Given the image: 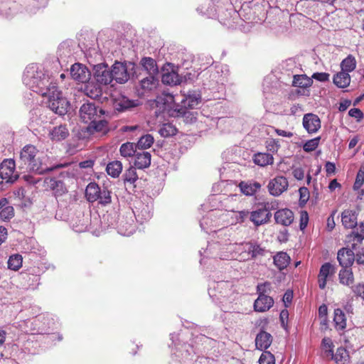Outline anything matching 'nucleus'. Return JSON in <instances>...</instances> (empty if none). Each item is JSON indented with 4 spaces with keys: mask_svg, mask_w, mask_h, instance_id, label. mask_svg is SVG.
I'll return each mask as SVG.
<instances>
[{
    "mask_svg": "<svg viewBox=\"0 0 364 364\" xmlns=\"http://www.w3.org/2000/svg\"><path fill=\"white\" fill-rule=\"evenodd\" d=\"M18 162L21 169L24 168L38 174H43L53 171L54 168L64 166L59 164L55 167H48L42 161L39 151L32 144H27L23 147L20 152Z\"/></svg>",
    "mask_w": 364,
    "mask_h": 364,
    "instance_id": "obj_1",
    "label": "nucleus"
},
{
    "mask_svg": "<svg viewBox=\"0 0 364 364\" xmlns=\"http://www.w3.org/2000/svg\"><path fill=\"white\" fill-rule=\"evenodd\" d=\"M45 80L41 81V85H45L46 87H40L39 93L42 96L48 97V107L55 113L59 115H64L68 112L69 107V102L63 96L62 92L60 91L55 82H50L48 85L46 84L48 80Z\"/></svg>",
    "mask_w": 364,
    "mask_h": 364,
    "instance_id": "obj_2",
    "label": "nucleus"
},
{
    "mask_svg": "<svg viewBox=\"0 0 364 364\" xmlns=\"http://www.w3.org/2000/svg\"><path fill=\"white\" fill-rule=\"evenodd\" d=\"M357 216L358 214L353 210H345L341 213V222L344 228L346 229L355 228L347 236L346 240L348 244H350L353 249H355V247L360 244L364 239V224L361 223L357 226Z\"/></svg>",
    "mask_w": 364,
    "mask_h": 364,
    "instance_id": "obj_3",
    "label": "nucleus"
},
{
    "mask_svg": "<svg viewBox=\"0 0 364 364\" xmlns=\"http://www.w3.org/2000/svg\"><path fill=\"white\" fill-rule=\"evenodd\" d=\"M85 196L90 203L97 200L103 205H108L112 202L111 192L106 188L102 189L95 182L90 183L85 189Z\"/></svg>",
    "mask_w": 364,
    "mask_h": 364,
    "instance_id": "obj_4",
    "label": "nucleus"
},
{
    "mask_svg": "<svg viewBox=\"0 0 364 364\" xmlns=\"http://www.w3.org/2000/svg\"><path fill=\"white\" fill-rule=\"evenodd\" d=\"M105 114L102 108L95 103L87 102L83 104L80 109V117L85 123L90 124L102 117Z\"/></svg>",
    "mask_w": 364,
    "mask_h": 364,
    "instance_id": "obj_5",
    "label": "nucleus"
},
{
    "mask_svg": "<svg viewBox=\"0 0 364 364\" xmlns=\"http://www.w3.org/2000/svg\"><path fill=\"white\" fill-rule=\"evenodd\" d=\"M0 177L6 183H13L18 178L16 171V163L14 159H4L0 165Z\"/></svg>",
    "mask_w": 364,
    "mask_h": 364,
    "instance_id": "obj_6",
    "label": "nucleus"
},
{
    "mask_svg": "<svg viewBox=\"0 0 364 364\" xmlns=\"http://www.w3.org/2000/svg\"><path fill=\"white\" fill-rule=\"evenodd\" d=\"M271 218L272 213L270 210L265 205H262L261 207L250 212L249 217L250 220L256 227L268 223L270 221Z\"/></svg>",
    "mask_w": 364,
    "mask_h": 364,
    "instance_id": "obj_7",
    "label": "nucleus"
},
{
    "mask_svg": "<svg viewBox=\"0 0 364 364\" xmlns=\"http://www.w3.org/2000/svg\"><path fill=\"white\" fill-rule=\"evenodd\" d=\"M336 273L335 267L329 262H326L321 265L318 274V284L321 289H324L326 287L327 281Z\"/></svg>",
    "mask_w": 364,
    "mask_h": 364,
    "instance_id": "obj_8",
    "label": "nucleus"
},
{
    "mask_svg": "<svg viewBox=\"0 0 364 364\" xmlns=\"http://www.w3.org/2000/svg\"><path fill=\"white\" fill-rule=\"evenodd\" d=\"M288 186L284 176H277L269 182L268 189L271 195L278 196L287 189Z\"/></svg>",
    "mask_w": 364,
    "mask_h": 364,
    "instance_id": "obj_9",
    "label": "nucleus"
},
{
    "mask_svg": "<svg viewBox=\"0 0 364 364\" xmlns=\"http://www.w3.org/2000/svg\"><path fill=\"white\" fill-rule=\"evenodd\" d=\"M72 77L82 83L88 82L90 78V73L88 69L81 63H75L70 68Z\"/></svg>",
    "mask_w": 364,
    "mask_h": 364,
    "instance_id": "obj_10",
    "label": "nucleus"
},
{
    "mask_svg": "<svg viewBox=\"0 0 364 364\" xmlns=\"http://www.w3.org/2000/svg\"><path fill=\"white\" fill-rule=\"evenodd\" d=\"M111 71L112 80H114L118 83H124L127 82L129 78L127 66L122 63L115 62L112 66Z\"/></svg>",
    "mask_w": 364,
    "mask_h": 364,
    "instance_id": "obj_11",
    "label": "nucleus"
},
{
    "mask_svg": "<svg viewBox=\"0 0 364 364\" xmlns=\"http://www.w3.org/2000/svg\"><path fill=\"white\" fill-rule=\"evenodd\" d=\"M94 76L96 81L101 85H108L112 82V71L107 65H96Z\"/></svg>",
    "mask_w": 364,
    "mask_h": 364,
    "instance_id": "obj_12",
    "label": "nucleus"
},
{
    "mask_svg": "<svg viewBox=\"0 0 364 364\" xmlns=\"http://www.w3.org/2000/svg\"><path fill=\"white\" fill-rule=\"evenodd\" d=\"M353 250L343 247L338 251L337 259L342 268H350L353 264L355 257Z\"/></svg>",
    "mask_w": 364,
    "mask_h": 364,
    "instance_id": "obj_13",
    "label": "nucleus"
},
{
    "mask_svg": "<svg viewBox=\"0 0 364 364\" xmlns=\"http://www.w3.org/2000/svg\"><path fill=\"white\" fill-rule=\"evenodd\" d=\"M303 126L309 133H316L321 128V120L316 114L308 113L304 116Z\"/></svg>",
    "mask_w": 364,
    "mask_h": 364,
    "instance_id": "obj_14",
    "label": "nucleus"
},
{
    "mask_svg": "<svg viewBox=\"0 0 364 364\" xmlns=\"http://www.w3.org/2000/svg\"><path fill=\"white\" fill-rule=\"evenodd\" d=\"M294 219V213L289 208L279 209L274 213L275 223L283 226H289Z\"/></svg>",
    "mask_w": 364,
    "mask_h": 364,
    "instance_id": "obj_15",
    "label": "nucleus"
},
{
    "mask_svg": "<svg viewBox=\"0 0 364 364\" xmlns=\"http://www.w3.org/2000/svg\"><path fill=\"white\" fill-rule=\"evenodd\" d=\"M243 250L252 259L262 257L265 254V249L255 241H250L242 244Z\"/></svg>",
    "mask_w": 364,
    "mask_h": 364,
    "instance_id": "obj_16",
    "label": "nucleus"
},
{
    "mask_svg": "<svg viewBox=\"0 0 364 364\" xmlns=\"http://www.w3.org/2000/svg\"><path fill=\"white\" fill-rule=\"evenodd\" d=\"M44 183L48 188L53 191L55 197L62 196L68 192L67 188L62 181H58L54 178H46Z\"/></svg>",
    "mask_w": 364,
    "mask_h": 364,
    "instance_id": "obj_17",
    "label": "nucleus"
},
{
    "mask_svg": "<svg viewBox=\"0 0 364 364\" xmlns=\"http://www.w3.org/2000/svg\"><path fill=\"white\" fill-rule=\"evenodd\" d=\"M274 305V299L269 296H258L254 302V310L257 312H265Z\"/></svg>",
    "mask_w": 364,
    "mask_h": 364,
    "instance_id": "obj_18",
    "label": "nucleus"
},
{
    "mask_svg": "<svg viewBox=\"0 0 364 364\" xmlns=\"http://www.w3.org/2000/svg\"><path fill=\"white\" fill-rule=\"evenodd\" d=\"M114 107L119 112H124L129 108L136 107L138 103L134 100H130L127 97L120 95L114 98Z\"/></svg>",
    "mask_w": 364,
    "mask_h": 364,
    "instance_id": "obj_19",
    "label": "nucleus"
},
{
    "mask_svg": "<svg viewBox=\"0 0 364 364\" xmlns=\"http://www.w3.org/2000/svg\"><path fill=\"white\" fill-rule=\"evenodd\" d=\"M272 343V336L270 333L261 331L256 336L255 346L257 349L266 350Z\"/></svg>",
    "mask_w": 364,
    "mask_h": 364,
    "instance_id": "obj_20",
    "label": "nucleus"
},
{
    "mask_svg": "<svg viewBox=\"0 0 364 364\" xmlns=\"http://www.w3.org/2000/svg\"><path fill=\"white\" fill-rule=\"evenodd\" d=\"M151 154L148 151H138L135 154L134 166L139 169L148 168L151 164Z\"/></svg>",
    "mask_w": 364,
    "mask_h": 364,
    "instance_id": "obj_21",
    "label": "nucleus"
},
{
    "mask_svg": "<svg viewBox=\"0 0 364 364\" xmlns=\"http://www.w3.org/2000/svg\"><path fill=\"white\" fill-rule=\"evenodd\" d=\"M69 136V130L66 125H59L53 127L49 132L52 141H59L65 139Z\"/></svg>",
    "mask_w": 364,
    "mask_h": 364,
    "instance_id": "obj_22",
    "label": "nucleus"
},
{
    "mask_svg": "<svg viewBox=\"0 0 364 364\" xmlns=\"http://www.w3.org/2000/svg\"><path fill=\"white\" fill-rule=\"evenodd\" d=\"M238 186L243 194L253 196L260 189L261 184L256 181H241Z\"/></svg>",
    "mask_w": 364,
    "mask_h": 364,
    "instance_id": "obj_23",
    "label": "nucleus"
},
{
    "mask_svg": "<svg viewBox=\"0 0 364 364\" xmlns=\"http://www.w3.org/2000/svg\"><path fill=\"white\" fill-rule=\"evenodd\" d=\"M201 102V97L200 94L193 92L188 93L182 100L181 107L195 109Z\"/></svg>",
    "mask_w": 364,
    "mask_h": 364,
    "instance_id": "obj_24",
    "label": "nucleus"
},
{
    "mask_svg": "<svg viewBox=\"0 0 364 364\" xmlns=\"http://www.w3.org/2000/svg\"><path fill=\"white\" fill-rule=\"evenodd\" d=\"M174 111L176 112V117H181L183 122L186 124H191L196 121L197 112L190 111L188 108L181 107Z\"/></svg>",
    "mask_w": 364,
    "mask_h": 364,
    "instance_id": "obj_25",
    "label": "nucleus"
},
{
    "mask_svg": "<svg viewBox=\"0 0 364 364\" xmlns=\"http://www.w3.org/2000/svg\"><path fill=\"white\" fill-rule=\"evenodd\" d=\"M274 264L279 271L286 269L291 261V258L287 252H279L273 257Z\"/></svg>",
    "mask_w": 364,
    "mask_h": 364,
    "instance_id": "obj_26",
    "label": "nucleus"
},
{
    "mask_svg": "<svg viewBox=\"0 0 364 364\" xmlns=\"http://www.w3.org/2000/svg\"><path fill=\"white\" fill-rule=\"evenodd\" d=\"M338 279L341 284L350 287L355 280L351 268H342L338 274Z\"/></svg>",
    "mask_w": 364,
    "mask_h": 364,
    "instance_id": "obj_27",
    "label": "nucleus"
},
{
    "mask_svg": "<svg viewBox=\"0 0 364 364\" xmlns=\"http://www.w3.org/2000/svg\"><path fill=\"white\" fill-rule=\"evenodd\" d=\"M253 161L259 166H266L273 164L274 157L269 153L259 152L254 154Z\"/></svg>",
    "mask_w": 364,
    "mask_h": 364,
    "instance_id": "obj_28",
    "label": "nucleus"
},
{
    "mask_svg": "<svg viewBox=\"0 0 364 364\" xmlns=\"http://www.w3.org/2000/svg\"><path fill=\"white\" fill-rule=\"evenodd\" d=\"M333 83L339 88H346L350 83L349 73L341 70L333 76Z\"/></svg>",
    "mask_w": 364,
    "mask_h": 364,
    "instance_id": "obj_29",
    "label": "nucleus"
},
{
    "mask_svg": "<svg viewBox=\"0 0 364 364\" xmlns=\"http://www.w3.org/2000/svg\"><path fill=\"white\" fill-rule=\"evenodd\" d=\"M85 93L92 99H100L102 96V90L99 85L94 82H88L84 89Z\"/></svg>",
    "mask_w": 364,
    "mask_h": 364,
    "instance_id": "obj_30",
    "label": "nucleus"
},
{
    "mask_svg": "<svg viewBox=\"0 0 364 364\" xmlns=\"http://www.w3.org/2000/svg\"><path fill=\"white\" fill-rule=\"evenodd\" d=\"M336 364H348L350 360L348 351L343 347L338 348L335 354H331Z\"/></svg>",
    "mask_w": 364,
    "mask_h": 364,
    "instance_id": "obj_31",
    "label": "nucleus"
},
{
    "mask_svg": "<svg viewBox=\"0 0 364 364\" xmlns=\"http://www.w3.org/2000/svg\"><path fill=\"white\" fill-rule=\"evenodd\" d=\"M333 322L337 330H343L346 327V318L344 312L341 309L334 310Z\"/></svg>",
    "mask_w": 364,
    "mask_h": 364,
    "instance_id": "obj_32",
    "label": "nucleus"
},
{
    "mask_svg": "<svg viewBox=\"0 0 364 364\" xmlns=\"http://www.w3.org/2000/svg\"><path fill=\"white\" fill-rule=\"evenodd\" d=\"M313 80L306 75H295L293 80V86L301 88H307L311 86Z\"/></svg>",
    "mask_w": 364,
    "mask_h": 364,
    "instance_id": "obj_33",
    "label": "nucleus"
},
{
    "mask_svg": "<svg viewBox=\"0 0 364 364\" xmlns=\"http://www.w3.org/2000/svg\"><path fill=\"white\" fill-rule=\"evenodd\" d=\"M106 171L112 178H117L122 171V164L119 161L109 162L107 165Z\"/></svg>",
    "mask_w": 364,
    "mask_h": 364,
    "instance_id": "obj_34",
    "label": "nucleus"
},
{
    "mask_svg": "<svg viewBox=\"0 0 364 364\" xmlns=\"http://www.w3.org/2000/svg\"><path fill=\"white\" fill-rule=\"evenodd\" d=\"M23 264V257L19 254H14L9 257L7 265L11 270L18 271Z\"/></svg>",
    "mask_w": 364,
    "mask_h": 364,
    "instance_id": "obj_35",
    "label": "nucleus"
},
{
    "mask_svg": "<svg viewBox=\"0 0 364 364\" xmlns=\"http://www.w3.org/2000/svg\"><path fill=\"white\" fill-rule=\"evenodd\" d=\"M120 154L124 157H131L135 156L138 152L136 146L134 143L127 142L122 144L119 149Z\"/></svg>",
    "mask_w": 364,
    "mask_h": 364,
    "instance_id": "obj_36",
    "label": "nucleus"
},
{
    "mask_svg": "<svg viewBox=\"0 0 364 364\" xmlns=\"http://www.w3.org/2000/svg\"><path fill=\"white\" fill-rule=\"evenodd\" d=\"M161 81L165 85H176L180 83L181 79L178 73L171 72L163 74Z\"/></svg>",
    "mask_w": 364,
    "mask_h": 364,
    "instance_id": "obj_37",
    "label": "nucleus"
},
{
    "mask_svg": "<svg viewBox=\"0 0 364 364\" xmlns=\"http://www.w3.org/2000/svg\"><path fill=\"white\" fill-rule=\"evenodd\" d=\"M341 70L350 73L353 71L355 67H356V60L355 58L349 55L348 57H346L341 63Z\"/></svg>",
    "mask_w": 364,
    "mask_h": 364,
    "instance_id": "obj_38",
    "label": "nucleus"
},
{
    "mask_svg": "<svg viewBox=\"0 0 364 364\" xmlns=\"http://www.w3.org/2000/svg\"><path fill=\"white\" fill-rule=\"evenodd\" d=\"M159 132L163 137H169L176 134L177 129L172 124L166 123L162 125Z\"/></svg>",
    "mask_w": 364,
    "mask_h": 364,
    "instance_id": "obj_39",
    "label": "nucleus"
},
{
    "mask_svg": "<svg viewBox=\"0 0 364 364\" xmlns=\"http://www.w3.org/2000/svg\"><path fill=\"white\" fill-rule=\"evenodd\" d=\"M154 139L152 135L148 134L140 137L137 142L138 148L141 149H149L154 144Z\"/></svg>",
    "mask_w": 364,
    "mask_h": 364,
    "instance_id": "obj_40",
    "label": "nucleus"
},
{
    "mask_svg": "<svg viewBox=\"0 0 364 364\" xmlns=\"http://www.w3.org/2000/svg\"><path fill=\"white\" fill-rule=\"evenodd\" d=\"M107 122L102 119V117H99L98 119L93 122H90L89 124V128L94 129L98 132H105L107 129Z\"/></svg>",
    "mask_w": 364,
    "mask_h": 364,
    "instance_id": "obj_41",
    "label": "nucleus"
},
{
    "mask_svg": "<svg viewBox=\"0 0 364 364\" xmlns=\"http://www.w3.org/2000/svg\"><path fill=\"white\" fill-rule=\"evenodd\" d=\"M138 179V175L136 173V169L134 167L129 168L124 174V183H134Z\"/></svg>",
    "mask_w": 364,
    "mask_h": 364,
    "instance_id": "obj_42",
    "label": "nucleus"
},
{
    "mask_svg": "<svg viewBox=\"0 0 364 364\" xmlns=\"http://www.w3.org/2000/svg\"><path fill=\"white\" fill-rule=\"evenodd\" d=\"M321 137L318 136L312 139L308 140L303 146V149L306 152H311L316 149L318 146Z\"/></svg>",
    "mask_w": 364,
    "mask_h": 364,
    "instance_id": "obj_43",
    "label": "nucleus"
},
{
    "mask_svg": "<svg viewBox=\"0 0 364 364\" xmlns=\"http://www.w3.org/2000/svg\"><path fill=\"white\" fill-rule=\"evenodd\" d=\"M14 216V209L13 206L6 205L1 210L0 218L4 221H7Z\"/></svg>",
    "mask_w": 364,
    "mask_h": 364,
    "instance_id": "obj_44",
    "label": "nucleus"
},
{
    "mask_svg": "<svg viewBox=\"0 0 364 364\" xmlns=\"http://www.w3.org/2000/svg\"><path fill=\"white\" fill-rule=\"evenodd\" d=\"M271 289L272 284L269 282L259 283L257 286V293L258 296H268L267 294L271 291Z\"/></svg>",
    "mask_w": 364,
    "mask_h": 364,
    "instance_id": "obj_45",
    "label": "nucleus"
},
{
    "mask_svg": "<svg viewBox=\"0 0 364 364\" xmlns=\"http://www.w3.org/2000/svg\"><path fill=\"white\" fill-rule=\"evenodd\" d=\"M259 364H275L274 355L269 351L264 350L259 359Z\"/></svg>",
    "mask_w": 364,
    "mask_h": 364,
    "instance_id": "obj_46",
    "label": "nucleus"
},
{
    "mask_svg": "<svg viewBox=\"0 0 364 364\" xmlns=\"http://www.w3.org/2000/svg\"><path fill=\"white\" fill-rule=\"evenodd\" d=\"M351 291L354 296L357 298H360L364 300V284L358 283L357 284L350 287Z\"/></svg>",
    "mask_w": 364,
    "mask_h": 364,
    "instance_id": "obj_47",
    "label": "nucleus"
},
{
    "mask_svg": "<svg viewBox=\"0 0 364 364\" xmlns=\"http://www.w3.org/2000/svg\"><path fill=\"white\" fill-rule=\"evenodd\" d=\"M141 65L149 72L156 70V62L151 58H144L141 61Z\"/></svg>",
    "mask_w": 364,
    "mask_h": 364,
    "instance_id": "obj_48",
    "label": "nucleus"
},
{
    "mask_svg": "<svg viewBox=\"0 0 364 364\" xmlns=\"http://www.w3.org/2000/svg\"><path fill=\"white\" fill-rule=\"evenodd\" d=\"M364 183V164L360 167L356 175L355 181L354 183V188H360Z\"/></svg>",
    "mask_w": 364,
    "mask_h": 364,
    "instance_id": "obj_49",
    "label": "nucleus"
},
{
    "mask_svg": "<svg viewBox=\"0 0 364 364\" xmlns=\"http://www.w3.org/2000/svg\"><path fill=\"white\" fill-rule=\"evenodd\" d=\"M158 102H163V103L166 105H171V104L174 103V96L168 92H164L161 95V96L158 97Z\"/></svg>",
    "mask_w": 364,
    "mask_h": 364,
    "instance_id": "obj_50",
    "label": "nucleus"
},
{
    "mask_svg": "<svg viewBox=\"0 0 364 364\" xmlns=\"http://www.w3.org/2000/svg\"><path fill=\"white\" fill-rule=\"evenodd\" d=\"M141 86L144 90H151L155 86V79L150 75L141 80Z\"/></svg>",
    "mask_w": 364,
    "mask_h": 364,
    "instance_id": "obj_51",
    "label": "nucleus"
},
{
    "mask_svg": "<svg viewBox=\"0 0 364 364\" xmlns=\"http://www.w3.org/2000/svg\"><path fill=\"white\" fill-rule=\"evenodd\" d=\"M309 223V215L306 211H301L300 213L299 228L301 230H304Z\"/></svg>",
    "mask_w": 364,
    "mask_h": 364,
    "instance_id": "obj_52",
    "label": "nucleus"
},
{
    "mask_svg": "<svg viewBox=\"0 0 364 364\" xmlns=\"http://www.w3.org/2000/svg\"><path fill=\"white\" fill-rule=\"evenodd\" d=\"M348 114L351 117L357 119L358 121H360L363 118V114L358 108L350 109L348 112Z\"/></svg>",
    "mask_w": 364,
    "mask_h": 364,
    "instance_id": "obj_53",
    "label": "nucleus"
},
{
    "mask_svg": "<svg viewBox=\"0 0 364 364\" xmlns=\"http://www.w3.org/2000/svg\"><path fill=\"white\" fill-rule=\"evenodd\" d=\"M279 147V141L275 139H272L267 143V148L272 152H277Z\"/></svg>",
    "mask_w": 364,
    "mask_h": 364,
    "instance_id": "obj_54",
    "label": "nucleus"
},
{
    "mask_svg": "<svg viewBox=\"0 0 364 364\" xmlns=\"http://www.w3.org/2000/svg\"><path fill=\"white\" fill-rule=\"evenodd\" d=\"M312 77L320 82H326L328 80L329 74L326 73H315L313 74Z\"/></svg>",
    "mask_w": 364,
    "mask_h": 364,
    "instance_id": "obj_55",
    "label": "nucleus"
},
{
    "mask_svg": "<svg viewBox=\"0 0 364 364\" xmlns=\"http://www.w3.org/2000/svg\"><path fill=\"white\" fill-rule=\"evenodd\" d=\"M328 314V308L326 304H322L318 308V316L320 318H323V323L326 321Z\"/></svg>",
    "mask_w": 364,
    "mask_h": 364,
    "instance_id": "obj_56",
    "label": "nucleus"
},
{
    "mask_svg": "<svg viewBox=\"0 0 364 364\" xmlns=\"http://www.w3.org/2000/svg\"><path fill=\"white\" fill-rule=\"evenodd\" d=\"M322 346L323 348H328L329 349V353L331 354H333V342L331 341V339L330 338H323L322 340Z\"/></svg>",
    "mask_w": 364,
    "mask_h": 364,
    "instance_id": "obj_57",
    "label": "nucleus"
},
{
    "mask_svg": "<svg viewBox=\"0 0 364 364\" xmlns=\"http://www.w3.org/2000/svg\"><path fill=\"white\" fill-rule=\"evenodd\" d=\"M325 168L326 175H331L335 173L336 171V165L334 163L327 161L325 164Z\"/></svg>",
    "mask_w": 364,
    "mask_h": 364,
    "instance_id": "obj_58",
    "label": "nucleus"
},
{
    "mask_svg": "<svg viewBox=\"0 0 364 364\" xmlns=\"http://www.w3.org/2000/svg\"><path fill=\"white\" fill-rule=\"evenodd\" d=\"M292 173L297 180H302L304 178V171L301 168L294 169Z\"/></svg>",
    "mask_w": 364,
    "mask_h": 364,
    "instance_id": "obj_59",
    "label": "nucleus"
},
{
    "mask_svg": "<svg viewBox=\"0 0 364 364\" xmlns=\"http://www.w3.org/2000/svg\"><path fill=\"white\" fill-rule=\"evenodd\" d=\"M7 236V229L5 227L0 226V245L6 240Z\"/></svg>",
    "mask_w": 364,
    "mask_h": 364,
    "instance_id": "obj_60",
    "label": "nucleus"
},
{
    "mask_svg": "<svg viewBox=\"0 0 364 364\" xmlns=\"http://www.w3.org/2000/svg\"><path fill=\"white\" fill-rule=\"evenodd\" d=\"M351 105V101L350 100H344L339 104L338 109L340 112L346 111Z\"/></svg>",
    "mask_w": 364,
    "mask_h": 364,
    "instance_id": "obj_61",
    "label": "nucleus"
},
{
    "mask_svg": "<svg viewBox=\"0 0 364 364\" xmlns=\"http://www.w3.org/2000/svg\"><path fill=\"white\" fill-rule=\"evenodd\" d=\"M333 214H331L328 218H327V229L329 230V231H331L336 226V223H335V221H334V217H333Z\"/></svg>",
    "mask_w": 364,
    "mask_h": 364,
    "instance_id": "obj_62",
    "label": "nucleus"
},
{
    "mask_svg": "<svg viewBox=\"0 0 364 364\" xmlns=\"http://www.w3.org/2000/svg\"><path fill=\"white\" fill-rule=\"evenodd\" d=\"M355 260L357 263L364 264V247L356 254Z\"/></svg>",
    "mask_w": 364,
    "mask_h": 364,
    "instance_id": "obj_63",
    "label": "nucleus"
},
{
    "mask_svg": "<svg viewBox=\"0 0 364 364\" xmlns=\"http://www.w3.org/2000/svg\"><path fill=\"white\" fill-rule=\"evenodd\" d=\"M94 166V161L92 160H85L80 162L79 166L81 168H92Z\"/></svg>",
    "mask_w": 364,
    "mask_h": 364,
    "instance_id": "obj_64",
    "label": "nucleus"
}]
</instances>
